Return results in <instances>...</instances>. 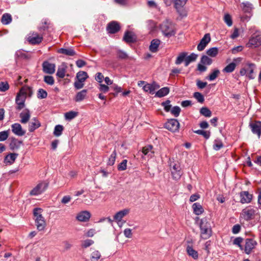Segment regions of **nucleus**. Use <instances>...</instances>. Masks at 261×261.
Here are the masks:
<instances>
[{
    "instance_id": "473e14b6",
    "label": "nucleus",
    "mask_w": 261,
    "mask_h": 261,
    "mask_svg": "<svg viewBox=\"0 0 261 261\" xmlns=\"http://www.w3.org/2000/svg\"><path fill=\"white\" fill-rule=\"evenodd\" d=\"M89 76L87 73L84 71H80L76 73V78L80 82H84Z\"/></svg>"
},
{
    "instance_id": "a18cd8bd",
    "label": "nucleus",
    "mask_w": 261,
    "mask_h": 261,
    "mask_svg": "<svg viewBox=\"0 0 261 261\" xmlns=\"http://www.w3.org/2000/svg\"><path fill=\"white\" fill-rule=\"evenodd\" d=\"M212 62V60L206 55H203L200 59V63L203 65H210Z\"/></svg>"
},
{
    "instance_id": "bb28decb",
    "label": "nucleus",
    "mask_w": 261,
    "mask_h": 261,
    "mask_svg": "<svg viewBox=\"0 0 261 261\" xmlns=\"http://www.w3.org/2000/svg\"><path fill=\"white\" fill-rule=\"evenodd\" d=\"M41 124L40 122L34 118L33 121L30 122L29 124V130L30 132H34L35 129L39 128Z\"/></svg>"
},
{
    "instance_id": "4d7b16f0",
    "label": "nucleus",
    "mask_w": 261,
    "mask_h": 261,
    "mask_svg": "<svg viewBox=\"0 0 261 261\" xmlns=\"http://www.w3.org/2000/svg\"><path fill=\"white\" fill-rule=\"evenodd\" d=\"M110 88L115 91V93H111V94H113L114 96H116L118 93L121 92V88L116 84H112V86H110Z\"/></svg>"
},
{
    "instance_id": "72a5a7b5",
    "label": "nucleus",
    "mask_w": 261,
    "mask_h": 261,
    "mask_svg": "<svg viewBox=\"0 0 261 261\" xmlns=\"http://www.w3.org/2000/svg\"><path fill=\"white\" fill-rule=\"evenodd\" d=\"M198 57V55L194 53L191 54L189 56H187L185 59V66H188L189 64L192 62L196 61Z\"/></svg>"
},
{
    "instance_id": "69168bd1",
    "label": "nucleus",
    "mask_w": 261,
    "mask_h": 261,
    "mask_svg": "<svg viewBox=\"0 0 261 261\" xmlns=\"http://www.w3.org/2000/svg\"><path fill=\"white\" fill-rule=\"evenodd\" d=\"M110 88V87H109L108 85H106L102 84H99V89L103 93H107L108 92Z\"/></svg>"
},
{
    "instance_id": "4be33fe9",
    "label": "nucleus",
    "mask_w": 261,
    "mask_h": 261,
    "mask_svg": "<svg viewBox=\"0 0 261 261\" xmlns=\"http://www.w3.org/2000/svg\"><path fill=\"white\" fill-rule=\"evenodd\" d=\"M240 201L242 203H249L252 198V195L248 191H243L240 193Z\"/></svg>"
},
{
    "instance_id": "20e7f679",
    "label": "nucleus",
    "mask_w": 261,
    "mask_h": 261,
    "mask_svg": "<svg viewBox=\"0 0 261 261\" xmlns=\"http://www.w3.org/2000/svg\"><path fill=\"white\" fill-rule=\"evenodd\" d=\"M170 100L168 99L162 102L161 106L164 107V109L166 112H170L175 117H177L180 114L181 109L178 106H174L171 109L172 106L170 105Z\"/></svg>"
},
{
    "instance_id": "6e6552de",
    "label": "nucleus",
    "mask_w": 261,
    "mask_h": 261,
    "mask_svg": "<svg viewBox=\"0 0 261 261\" xmlns=\"http://www.w3.org/2000/svg\"><path fill=\"white\" fill-rule=\"evenodd\" d=\"M164 127L168 130L175 132L178 130L179 127V123L176 119H168L164 124Z\"/></svg>"
},
{
    "instance_id": "09e8293b",
    "label": "nucleus",
    "mask_w": 261,
    "mask_h": 261,
    "mask_svg": "<svg viewBox=\"0 0 261 261\" xmlns=\"http://www.w3.org/2000/svg\"><path fill=\"white\" fill-rule=\"evenodd\" d=\"M64 127L61 125H57L55 126L54 134L56 137H59L61 135Z\"/></svg>"
},
{
    "instance_id": "9b49d317",
    "label": "nucleus",
    "mask_w": 261,
    "mask_h": 261,
    "mask_svg": "<svg viewBox=\"0 0 261 261\" xmlns=\"http://www.w3.org/2000/svg\"><path fill=\"white\" fill-rule=\"evenodd\" d=\"M256 245V242L253 239H246L245 241L244 246H243V250L246 254H249Z\"/></svg>"
},
{
    "instance_id": "49530a36",
    "label": "nucleus",
    "mask_w": 261,
    "mask_h": 261,
    "mask_svg": "<svg viewBox=\"0 0 261 261\" xmlns=\"http://www.w3.org/2000/svg\"><path fill=\"white\" fill-rule=\"evenodd\" d=\"M116 55L117 58L120 60H126L128 58L127 54L121 50H118Z\"/></svg>"
},
{
    "instance_id": "39448f33",
    "label": "nucleus",
    "mask_w": 261,
    "mask_h": 261,
    "mask_svg": "<svg viewBox=\"0 0 261 261\" xmlns=\"http://www.w3.org/2000/svg\"><path fill=\"white\" fill-rule=\"evenodd\" d=\"M27 89L28 90H30L29 89H24L21 88L19 92L17 93L15 102L17 104V107H16V109L18 111H20L25 107V92L24 90Z\"/></svg>"
},
{
    "instance_id": "2f4dec72",
    "label": "nucleus",
    "mask_w": 261,
    "mask_h": 261,
    "mask_svg": "<svg viewBox=\"0 0 261 261\" xmlns=\"http://www.w3.org/2000/svg\"><path fill=\"white\" fill-rule=\"evenodd\" d=\"M192 208L193 209L194 213L196 215H199L204 212V210L202 205L199 203L196 202L194 203L192 205Z\"/></svg>"
},
{
    "instance_id": "f8f14e48",
    "label": "nucleus",
    "mask_w": 261,
    "mask_h": 261,
    "mask_svg": "<svg viewBox=\"0 0 261 261\" xmlns=\"http://www.w3.org/2000/svg\"><path fill=\"white\" fill-rule=\"evenodd\" d=\"M249 127L254 135H256L258 138L261 135V121H254L249 124Z\"/></svg>"
},
{
    "instance_id": "4c0bfd02",
    "label": "nucleus",
    "mask_w": 261,
    "mask_h": 261,
    "mask_svg": "<svg viewBox=\"0 0 261 261\" xmlns=\"http://www.w3.org/2000/svg\"><path fill=\"white\" fill-rule=\"evenodd\" d=\"M12 18L10 14L5 13L2 17L1 22L4 24H8L12 21Z\"/></svg>"
},
{
    "instance_id": "4468645a",
    "label": "nucleus",
    "mask_w": 261,
    "mask_h": 261,
    "mask_svg": "<svg viewBox=\"0 0 261 261\" xmlns=\"http://www.w3.org/2000/svg\"><path fill=\"white\" fill-rule=\"evenodd\" d=\"M56 65L45 61L42 63V69L44 72L48 74H53L55 72Z\"/></svg>"
},
{
    "instance_id": "6ab92c4d",
    "label": "nucleus",
    "mask_w": 261,
    "mask_h": 261,
    "mask_svg": "<svg viewBox=\"0 0 261 261\" xmlns=\"http://www.w3.org/2000/svg\"><path fill=\"white\" fill-rule=\"evenodd\" d=\"M20 122L22 124L27 123L30 120L31 117V113L30 110L28 109H24L19 115Z\"/></svg>"
},
{
    "instance_id": "e2e57ef3",
    "label": "nucleus",
    "mask_w": 261,
    "mask_h": 261,
    "mask_svg": "<svg viewBox=\"0 0 261 261\" xmlns=\"http://www.w3.org/2000/svg\"><path fill=\"white\" fill-rule=\"evenodd\" d=\"M94 243V241L92 240L87 239L84 241L82 244V247L83 248H87L91 245H92Z\"/></svg>"
},
{
    "instance_id": "5fc2aeb1",
    "label": "nucleus",
    "mask_w": 261,
    "mask_h": 261,
    "mask_svg": "<svg viewBox=\"0 0 261 261\" xmlns=\"http://www.w3.org/2000/svg\"><path fill=\"white\" fill-rule=\"evenodd\" d=\"M47 96V92L43 89H39L37 92V97L39 99L45 98Z\"/></svg>"
},
{
    "instance_id": "412c9836",
    "label": "nucleus",
    "mask_w": 261,
    "mask_h": 261,
    "mask_svg": "<svg viewBox=\"0 0 261 261\" xmlns=\"http://www.w3.org/2000/svg\"><path fill=\"white\" fill-rule=\"evenodd\" d=\"M10 140L11 142L9 144V147L11 150L18 149L20 145L22 144V141H19L14 137L11 138Z\"/></svg>"
},
{
    "instance_id": "bf43d9fd",
    "label": "nucleus",
    "mask_w": 261,
    "mask_h": 261,
    "mask_svg": "<svg viewBox=\"0 0 261 261\" xmlns=\"http://www.w3.org/2000/svg\"><path fill=\"white\" fill-rule=\"evenodd\" d=\"M44 81L48 85H53L55 83V80L52 76L45 75L44 77Z\"/></svg>"
},
{
    "instance_id": "3c124183",
    "label": "nucleus",
    "mask_w": 261,
    "mask_h": 261,
    "mask_svg": "<svg viewBox=\"0 0 261 261\" xmlns=\"http://www.w3.org/2000/svg\"><path fill=\"white\" fill-rule=\"evenodd\" d=\"M243 241V239L242 238L237 237L233 240V244L237 245L241 250H243V245H242Z\"/></svg>"
},
{
    "instance_id": "2eb2a0df",
    "label": "nucleus",
    "mask_w": 261,
    "mask_h": 261,
    "mask_svg": "<svg viewBox=\"0 0 261 261\" xmlns=\"http://www.w3.org/2000/svg\"><path fill=\"white\" fill-rule=\"evenodd\" d=\"M211 41V36L210 34L207 33L204 35V37L200 40V43L197 45V49L199 51L203 50L206 45L210 42Z\"/></svg>"
},
{
    "instance_id": "58836bf2",
    "label": "nucleus",
    "mask_w": 261,
    "mask_h": 261,
    "mask_svg": "<svg viewBox=\"0 0 261 261\" xmlns=\"http://www.w3.org/2000/svg\"><path fill=\"white\" fill-rule=\"evenodd\" d=\"M188 55V53L186 52H182L179 54L175 61V64L179 65L181 64L183 61L185 62V59Z\"/></svg>"
},
{
    "instance_id": "aec40b11",
    "label": "nucleus",
    "mask_w": 261,
    "mask_h": 261,
    "mask_svg": "<svg viewBox=\"0 0 261 261\" xmlns=\"http://www.w3.org/2000/svg\"><path fill=\"white\" fill-rule=\"evenodd\" d=\"M91 217V214L87 211L79 213L76 216V219L81 222H87Z\"/></svg>"
},
{
    "instance_id": "a211bd4d",
    "label": "nucleus",
    "mask_w": 261,
    "mask_h": 261,
    "mask_svg": "<svg viewBox=\"0 0 261 261\" xmlns=\"http://www.w3.org/2000/svg\"><path fill=\"white\" fill-rule=\"evenodd\" d=\"M123 40L127 43H134L137 38L134 33L127 31L125 32Z\"/></svg>"
},
{
    "instance_id": "ea45409f",
    "label": "nucleus",
    "mask_w": 261,
    "mask_h": 261,
    "mask_svg": "<svg viewBox=\"0 0 261 261\" xmlns=\"http://www.w3.org/2000/svg\"><path fill=\"white\" fill-rule=\"evenodd\" d=\"M219 74V70L215 69L213 70L212 73H211L208 76L206 77V79L209 81H214L218 76Z\"/></svg>"
},
{
    "instance_id": "e433bc0d",
    "label": "nucleus",
    "mask_w": 261,
    "mask_h": 261,
    "mask_svg": "<svg viewBox=\"0 0 261 261\" xmlns=\"http://www.w3.org/2000/svg\"><path fill=\"white\" fill-rule=\"evenodd\" d=\"M101 257L100 252L98 250L94 249L91 253L90 260L91 261H98Z\"/></svg>"
},
{
    "instance_id": "393cba45",
    "label": "nucleus",
    "mask_w": 261,
    "mask_h": 261,
    "mask_svg": "<svg viewBox=\"0 0 261 261\" xmlns=\"http://www.w3.org/2000/svg\"><path fill=\"white\" fill-rule=\"evenodd\" d=\"M67 68V67L65 63H62V64L58 67L56 75L61 79L64 78L65 76Z\"/></svg>"
},
{
    "instance_id": "338daca9",
    "label": "nucleus",
    "mask_w": 261,
    "mask_h": 261,
    "mask_svg": "<svg viewBox=\"0 0 261 261\" xmlns=\"http://www.w3.org/2000/svg\"><path fill=\"white\" fill-rule=\"evenodd\" d=\"M84 86V84L83 82H80L79 81L77 80L75 81L74 83V86L76 89H82Z\"/></svg>"
},
{
    "instance_id": "79ce46f5",
    "label": "nucleus",
    "mask_w": 261,
    "mask_h": 261,
    "mask_svg": "<svg viewBox=\"0 0 261 261\" xmlns=\"http://www.w3.org/2000/svg\"><path fill=\"white\" fill-rule=\"evenodd\" d=\"M236 67V64L232 62L227 65L223 70V72L227 73H231L235 69Z\"/></svg>"
},
{
    "instance_id": "b1692460",
    "label": "nucleus",
    "mask_w": 261,
    "mask_h": 261,
    "mask_svg": "<svg viewBox=\"0 0 261 261\" xmlns=\"http://www.w3.org/2000/svg\"><path fill=\"white\" fill-rule=\"evenodd\" d=\"M18 154L16 153H10L7 154L4 159V163L9 164V165L12 164L15 161L18 156Z\"/></svg>"
},
{
    "instance_id": "052dcab7",
    "label": "nucleus",
    "mask_w": 261,
    "mask_h": 261,
    "mask_svg": "<svg viewBox=\"0 0 261 261\" xmlns=\"http://www.w3.org/2000/svg\"><path fill=\"white\" fill-rule=\"evenodd\" d=\"M9 88V85L7 82H1L0 83V91L2 92H5Z\"/></svg>"
},
{
    "instance_id": "c03bdc74",
    "label": "nucleus",
    "mask_w": 261,
    "mask_h": 261,
    "mask_svg": "<svg viewBox=\"0 0 261 261\" xmlns=\"http://www.w3.org/2000/svg\"><path fill=\"white\" fill-rule=\"evenodd\" d=\"M208 56L211 57H215L218 54V48L217 47H212L206 51Z\"/></svg>"
},
{
    "instance_id": "c756f323",
    "label": "nucleus",
    "mask_w": 261,
    "mask_h": 261,
    "mask_svg": "<svg viewBox=\"0 0 261 261\" xmlns=\"http://www.w3.org/2000/svg\"><path fill=\"white\" fill-rule=\"evenodd\" d=\"M87 90L84 89L77 93L74 98V100L76 102H80L83 100L86 96Z\"/></svg>"
},
{
    "instance_id": "a878e982",
    "label": "nucleus",
    "mask_w": 261,
    "mask_h": 261,
    "mask_svg": "<svg viewBox=\"0 0 261 261\" xmlns=\"http://www.w3.org/2000/svg\"><path fill=\"white\" fill-rule=\"evenodd\" d=\"M161 41L160 40L157 39H153L150 43L149 46V50L152 53H156L158 50L159 45L160 44Z\"/></svg>"
},
{
    "instance_id": "13d9d810",
    "label": "nucleus",
    "mask_w": 261,
    "mask_h": 261,
    "mask_svg": "<svg viewBox=\"0 0 261 261\" xmlns=\"http://www.w3.org/2000/svg\"><path fill=\"white\" fill-rule=\"evenodd\" d=\"M224 21L228 27L232 24V20L231 16L229 14H225L224 16Z\"/></svg>"
},
{
    "instance_id": "423d86ee",
    "label": "nucleus",
    "mask_w": 261,
    "mask_h": 261,
    "mask_svg": "<svg viewBox=\"0 0 261 261\" xmlns=\"http://www.w3.org/2000/svg\"><path fill=\"white\" fill-rule=\"evenodd\" d=\"M170 166L171 167V172L173 179L178 181L183 174L180 165L178 163H174L173 165L171 164Z\"/></svg>"
},
{
    "instance_id": "f3484780",
    "label": "nucleus",
    "mask_w": 261,
    "mask_h": 261,
    "mask_svg": "<svg viewBox=\"0 0 261 261\" xmlns=\"http://www.w3.org/2000/svg\"><path fill=\"white\" fill-rule=\"evenodd\" d=\"M160 88V85L155 82H152L151 84H146L143 87V89L145 92H149L150 93H153L155 90Z\"/></svg>"
},
{
    "instance_id": "37998d69",
    "label": "nucleus",
    "mask_w": 261,
    "mask_h": 261,
    "mask_svg": "<svg viewBox=\"0 0 261 261\" xmlns=\"http://www.w3.org/2000/svg\"><path fill=\"white\" fill-rule=\"evenodd\" d=\"M200 113L206 117H210L212 114L210 110L206 107L201 108L200 110Z\"/></svg>"
},
{
    "instance_id": "de8ad7c7",
    "label": "nucleus",
    "mask_w": 261,
    "mask_h": 261,
    "mask_svg": "<svg viewBox=\"0 0 261 261\" xmlns=\"http://www.w3.org/2000/svg\"><path fill=\"white\" fill-rule=\"evenodd\" d=\"M224 145L222 142L220 140H215L214 141V145H213V149L215 150L218 151L221 148L223 147Z\"/></svg>"
},
{
    "instance_id": "c85d7f7f",
    "label": "nucleus",
    "mask_w": 261,
    "mask_h": 261,
    "mask_svg": "<svg viewBox=\"0 0 261 261\" xmlns=\"http://www.w3.org/2000/svg\"><path fill=\"white\" fill-rule=\"evenodd\" d=\"M255 68V65L253 63H249L247 64V76L250 79H254L255 77L254 74V70Z\"/></svg>"
},
{
    "instance_id": "9d476101",
    "label": "nucleus",
    "mask_w": 261,
    "mask_h": 261,
    "mask_svg": "<svg viewBox=\"0 0 261 261\" xmlns=\"http://www.w3.org/2000/svg\"><path fill=\"white\" fill-rule=\"evenodd\" d=\"M47 187V183L45 182H40L30 191V194L31 195H38L44 192Z\"/></svg>"
},
{
    "instance_id": "f03ea898",
    "label": "nucleus",
    "mask_w": 261,
    "mask_h": 261,
    "mask_svg": "<svg viewBox=\"0 0 261 261\" xmlns=\"http://www.w3.org/2000/svg\"><path fill=\"white\" fill-rule=\"evenodd\" d=\"M42 212V210L40 208H35L33 210L35 225L38 231L43 230L46 226L45 220L41 214Z\"/></svg>"
},
{
    "instance_id": "c9c22d12",
    "label": "nucleus",
    "mask_w": 261,
    "mask_h": 261,
    "mask_svg": "<svg viewBox=\"0 0 261 261\" xmlns=\"http://www.w3.org/2000/svg\"><path fill=\"white\" fill-rule=\"evenodd\" d=\"M187 252L189 256L192 257L194 259H197L198 254L197 251L194 250L192 247L188 246L187 247Z\"/></svg>"
},
{
    "instance_id": "1a4fd4ad",
    "label": "nucleus",
    "mask_w": 261,
    "mask_h": 261,
    "mask_svg": "<svg viewBox=\"0 0 261 261\" xmlns=\"http://www.w3.org/2000/svg\"><path fill=\"white\" fill-rule=\"evenodd\" d=\"M27 40L32 45H37L40 44L43 40V34H39L36 32L30 33Z\"/></svg>"
},
{
    "instance_id": "680f3d73",
    "label": "nucleus",
    "mask_w": 261,
    "mask_h": 261,
    "mask_svg": "<svg viewBox=\"0 0 261 261\" xmlns=\"http://www.w3.org/2000/svg\"><path fill=\"white\" fill-rule=\"evenodd\" d=\"M9 131L5 130L0 132V141H4L7 139L9 137Z\"/></svg>"
},
{
    "instance_id": "864d4df0",
    "label": "nucleus",
    "mask_w": 261,
    "mask_h": 261,
    "mask_svg": "<svg viewBox=\"0 0 261 261\" xmlns=\"http://www.w3.org/2000/svg\"><path fill=\"white\" fill-rule=\"evenodd\" d=\"M193 96L200 103H203L204 101L203 95L200 92H195L193 94Z\"/></svg>"
},
{
    "instance_id": "5701e85b",
    "label": "nucleus",
    "mask_w": 261,
    "mask_h": 261,
    "mask_svg": "<svg viewBox=\"0 0 261 261\" xmlns=\"http://www.w3.org/2000/svg\"><path fill=\"white\" fill-rule=\"evenodd\" d=\"M187 2V0H172V4H174V7L180 15L181 14L180 13V10L186 5Z\"/></svg>"
},
{
    "instance_id": "6e6d98bb",
    "label": "nucleus",
    "mask_w": 261,
    "mask_h": 261,
    "mask_svg": "<svg viewBox=\"0 0 261 261\" xmlns=\"http://www.w3.org/2000/svg\"><path fill=\"white\" fill-rule=\"evenodd\" d=\"M153 146L151 145L145 146L142 148V152L144 155H147L149 152L152 154L154 153V151H152Z\"/></svg>"
},
{
    "instance_id": "0eeeda50",
    "label": "nucleus",
    "mask_w": 261,
    "mask_h": 261,
    "mask_svg": "<svg viewBox=\"0 0 261 261\" xmlns=\"http://www.w3.org/2000/svg\"><path fill=\"white\" fill-rule=\"evenodd\" d=\"M161 30L164 35L167 37L174 36L175 34L171 24L167 21L164 22L162 23L161 25Z\"/></svg>"
},
{
    "instance_id": "7ed1b4c3",
    "label": "nucleus",
    "mask_w": 261,
    "mask_h": 261,
    "mask_svg": "<svg viewBox=\"0 0 261 261\" xmlns=\"http://www.w3.org/2000/svg\"><path fill=\"white\" fill-rule=\"evenodd\" d=\"M258 214L257 208H253L251 206H247L244 208L241 213V217L246 221L253 219Z\"/></svg>"
},
{
    "instance_id": "603ef678",
    "label": "nucleus",
    "mask_w": 261,
    "mask_h": 261,
    "mask_svg": "<svg viewBox=\"0 0 261 261\" xmlns=\"http://www.w3.org/2000/svg\"><path fill=\"white\" fill-rule=\"evenodd\" d=\"M116 155H117L116 152L115 150H114L112 153V154H111V155L109 159V160L108 162V165L112 166L114 164L115 160H116Z\"/></svg>"
},
{
    "instance_id": "8fccbe9b",
    "label": "nucleus",
    "mask_w": 261,
    "mask_h": 261,
    "mask_svg": "<svg viewBox=\"0 0 261 261\" xmlns=\"http://www.w3.org/2000/svg\"><path fill=\"white\" fill-rule=\"evenodd\" d=\"M77 112L71 111L65 114V117L66 119L71 120L77 116Z\"/></svg>"
},
{
    "instance_id": "ddd939ff",
    "label": "nucleus",
    "mask_w": 261,
    "mask_h": 261,
    "mask_svg": "<svg viewBox=\"0 0 261 261\" xmlns=\"http://www.w3.org/2000/svg\"><path fill=\"white\" fill-rule=\"evenodd\" d=\"M120 26L119 23L115 21L109 22L107 27V30L110 34H115L119 31Z\"/></svg>"
},
{
    "instance_id": "7c9ffc66",
    "label": "nucleus",
    "mask_w": 261,
    "mask_h": 261,
    "mask_svg": "<svg viewBox=\"0 0 261 261\" xmlns=\"http://www.w3.org/2000/svg\"><path fill=\"white\" fill-rule=\"evenodd\" d=\"M58 53L62 54L69 56H73L76 55L75 51L72 48H60L58 50Z\"/></svg>"
},
{
    "instance_id": "f257e3e1",
    "label": "nucleus",
    "mask_w": 261,
    "mask_h": 261,
    "mask_svg": "<svg viewBox=\"0 0 261 261\" xmlns=\"http://www.w3.org/2000/svg\"><path fill=\"white\" fill-rule=\"evenodd\" d=\"M200 237L202 239L206 240L210 238L212 234V229L210 223L206 218L201 219L199 224Z\"/></svg>"
},
{
    "instance_id": "a19ab883",
    "label": "nucleus",
    "mask_w": 261,
    "mask_h": 261,
    "mask_svg": "<svg viewBox=\"0 0 261 261\" xmlns=\"http://www.w3.org/2000/svg\"><path fill=\"white\" fill-rule=\"evenodd\" d=\"M194 133L198 135H202L206 139H208L211 136V132L210 131H205L203 130L198 129L197 130H194Z\"/></svg>"
},
{
    "instance_id": "cd10ccee",
    "label": "nucleus",
    "mask_w": 261,
    "mask_h": 261,
    "mask_svg": "<svg viewBox=\"0 0 261 261\" xmlns=\"http://www.w3.org/2000/svg\"><path fill=\"white\" fill-rule=\"evenodd\" d=\"M129 211L128 209H124L120 211L114 215V219L116 221H120L124 217L128 214Z\"/></svg>"
},
{
    "instance_id": "774afa93",
    "label": "nucleus",
    "mask_w": 261,
    "mask_h": 261,
    "mask_svg": "<svg viewBox=\"0 0 261 261\" xmlns=\"http://www.w3.org/2000/svg\"><path fill=\"white\" fill-rule=\"evenodd\" d=\"M207 83L206 82H203L200 80H197L196 82V85L199 89H203L206 87Z\"/></svg>"
},
{
    "instance_id": "f704fd0d",
    "label": "nucleus",
    "mask_w": 261,
    "mask_h": 261,
    "mask_svg": "<svg viewBox=\"0 0 261 261\" xmlns=\"http://www.w3.org/2000/svg\"><path fill=\"white\" fill-rule=\"evenodd\" d=\"M170 91L168 87H164L158 90L155 94V95L158 97H162L167 95Z\"/></svg>"
},
{
    "instance_id": "dca6fc26",
    "label": "nucleus",
    "mask_w": 261,
    "mask_h": 261,
    "mask_svg": "<svg viewBox=\"0 0 261 261\" xmlns=\"http://www.w3.org/2000/svg\"><path fill=\"white\" fill-rule=\"evenodd\" d=\"M12 132L18 136H22L25 135V131L23 130L21 125L18 123H15L11 125Z\"/></svg>"
},
{
    "instance_id": "0e129e2a",
    "label": "nucleus",
    "mask_w": 261,
    "mask_h": 261,
    "mask_svg": "<svg viewBox=\"0 0 261 261\" xmlns=\"http://www.w3.org/2000/svg\"><path fill=\"white\" fill-rule=\"evenodd\" d=\"M127 160H123L121 163L118 165V170L119 171H123L126 169Z\"/></svg>"
}]
</instances>
